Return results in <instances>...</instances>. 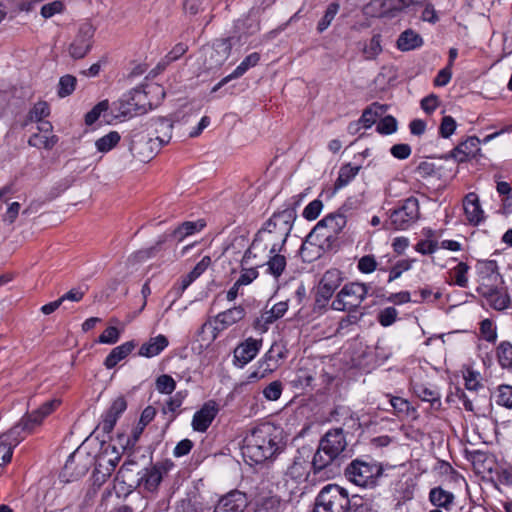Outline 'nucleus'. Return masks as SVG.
<instances>
[{"instance_id":"obj_1","label":"nucleus","mask_w":512,"mask_h":512,"mask_svg":"<svg viewBox=\"0 0 512 512\" xmlns=\"http://www.w3.org/2000/svg\"><path fill=\"white\" fill-rule=\"evenodd\" d=\"M476 272L482 283L476 291L484 297L495 310H504L508 307L510 299L508 295H502L499 284L504 280L499 273V267L495 260H478Z\"/></svg>"},{"instance_id":"obj_2","label":"nucleus","mask_w":512,"mask_h":512,"mask_svg":"<svg viewBox=\"0 0 512 512\" xmlns=\"http://www.w3.org/2000/svg\"><path fill=\"white\" fill-rule=\"evenodd\" d=\"M275 429L270 425H261L250 431L244 439L242 454L251 463H262L271 458L278 450Z\"/></svg>"},{"instance_id":"obj_3","label":"nucleus","mask_w":512,"mask_h":512,"mask_svg":"<svg viewBox=\"0 0 512 512\" xmlns=\"http://www.w3.org/2000/svg\"><path fill=\"white\" fill-rule=\"evenodd\" d=\"M294 208L287 207L274 213L265 225L257 232L261 237L267 238L270 246V254L281 252L296 219Z\"/></svg>"},{"instance_id":"obj_4","label":"nucleus","mask_w":512,"mask_h":512,"mask_svg":"<svg viewBox=\"0 0 512 512\" xmlns=\"http://www.w3.org/2000/svg\"><path fill=\"white\" fill-rule=\"evenodd\" d=\"M345 477L352 483L363 488H375L387 475L381 463L373 459H354L344 470Z\"/></svg>"},{"instance_id":"obj_5","label":"nucleus","mask_w":512,"mask_h":512,"mask_svg":"<svg viewBox=\"0 0 512 512\" xmlns=\"http://www.w3.org/2000/svg\"><path fill=\"white\" fill-rule=\"evenodd\" d=\"M346 447L342 428H335L322 436V451L329 458L327 462L322 459V477H333L340 474L341 455Z\"/></svg>"},{"instance_id":"obj_6","label":"nucleus","mask_w":512,"mask_h":512,"mask_svg":"<svg viewBox=\"0 0 512 512\" xmlns=\"http://www.w3.org/2000/svg\"><path fill=\"white\" fill-rule=\"evenodd\" d=\"M164 95V89L158 84L148 86L147 91L135 90L130 94V98L123 106V114L133 116L145 113L152 109L153 106H156Z\"/></svg>"},{"instance_id":"obj_7","label":"nucleus","mask_w":512,"mask_h":512,"mask_svg":"<svg viewBox=\"0 0 512 512\" xmlns=\"http://www.w3.org/2000/svg\"><path fill=\"white\" fill-rule=\"evenodd\" d=\"M419 216V201L416 197L410 196L400 201L396 208L390 210L389 222H386L385 227L406 230L419 219Z\"/></svg>"},{"instance_id":"obj_8","label":"nucleus","mask_w":512,"mask_h":512,"mask_svg":"<svg viewBox=\"0 0 512 512\" xmlns=\"http://www.w3.org/2000/svg\"><path fill=\"white\" fill-rule=\"evenodd\" d=\"M370 285L366 283L351 282L345 284L332 302V309L344 311L346 309H358L362 301L367 297Z\"/></svg>"},{"instance_id":"obj_9","label":"nucleus","mask_w":512,"mask_h":512,"mask_svg":"<svg viewBox=\"0 0 512 512\" xmlns=\"http://www.w3.org/2000/svg\"><path fill=\"white\" fill-rule=\"evenodd\" d=\"M245 315V308L241 305L234 306L230 309H227L226 311L220 312L215 317L216 326L212 327L211 323H204L199 330V335L204 334L207 330H211V336L208 338L209 344L217 338L218 333L216 331H223L228 327L238 323L245 317Z\"/></svg>"},{"instance_id":"obj_10","label":"nucleus","mask_w":512,"mask_h":512,"mask_svg":"<svg viewBox=\"0 0 512 512\" xmlns=\"http://www.w3.org/2000/svg\"><path fill=\"white\" fill-rule=\"evenodd\" d=\"M163 145L153 137L147 136L141 129L133 130L131 133L130 151L140 161H149L160 150Z\"/></svg>"},{"instance_id":"obj_11","label":"nucleus","mask_w":512,"mask_h":512,"mask_svg":"<svg viewBox=\"0 0 512 512\" xmlns=\"http://www.w3.org/2000/svg\"><path fill=\"white\" fill-rule=\"evenodd\" d=\"M350 502L344 488L336 484L322 487V508L325 512H346Z\"/></svg>"},{"instance_id":"obj_12","label":"nucleus","mask_w":512,"mask_h":512,"mask_svg":"<svg viewBox=\"0 0 512 512\" xmlns=\"http://www.w3.org/2000/svg\"><path fill=\"white\" fill-rule=\"evenodd\" d=\"M89 470V457L80 451L69 455L60 474L62 482L69 483L83 477Z\"/></svg>"},{"instance_id":"obj_13","label":"nucleus","mask_w":512,"mask_h":512,"mask_svg":"<svg viewBox=\"0 0 512 512\" xmlns=\"http://www.w3.org/2000/svg\"><path fill=\"white\" fill-rule=\"evenodd\" d=\"M60 405V400L52 399L45 402L41 407L37 410L25 414L20 420L19 423L22 426V431L26 432L27 435H30L36 431L38 427L42 425L43 420L50 415L56 407Z\"/></svg>"},{"instance_id":"obj_14","label":"nucleus","mask_w":512,"mask_h":512,"mask_svg":"<svg viewBox=\"0 0 512 512\" xmlns=\"http://www.w3.org/2000/svg\"><path fill=\"white\" fill-rule=\"evenodd\" d=\"M320 454V444L318 445L311 463H307L304 460L297 458L294 463L288 469V475L297 481H309L312 484H316L317 473L320 467L317 466V456Z\"/></svg>"},{"instance_id":"obj_15","label":"nucleus","mask_w":512,"mask_h":512,"mask_svg":"<svg viewBox=\"0 0 512 512\" xmlns=\"http://www.w3.org/2000/svg\"><path fill=\"white\" fill-rule=\"evenodd\" d=\"M268 239L256 234L249 248L244 253L241 263L242 266L263 267L265 260L270 254Z\"/></svg>"},{"instance_id":"obj_16","label":"nucleus","mask_w":512,"mask_h":512,"mask_svg":"<svg viewBox=\"0 0 512 512\" xmlns=\"http://www.w3.org/2000/svg\"><path fill=\"white\" fill-rule=\"evenodd\" d=\"M95 29L90 23L82 24L69 46V55L74 59H81L86 56L92 46V39Z\"/></svg>"},{"instance_id":"obj_17","label":"nucleus","mask_w":512,"mask_h":512,"mask_svg":"<svg viewBox=\"0 0 512 512\" xmlns=\"http://www.w3.org/2000/svg\"><path fill=\"white\" fill-rule=\"evenodd\" d=\"M318 376L317 359L303 358L300 360L299 368L295 373V377L291 380L293 387L298 389H306L311 387Z\"/></svg>"},{"instance_id":"obj_18","label":"nucleus","mask_w":512,"mask_h":512,"mask_svg":"<svg viewBox=\"0 0 512 512\" xmlns=\"http://www.w3.org/2000/svg\"><path fill=\"white\" fill-rule=\"evenodd\" d=\"M415 0H374L366 6V13L378 7L379 11L372 13L376 17H395L397 13L402 12L405 8L418 4Z\"/></svg>"},{"instance_id":"obj_19","label":"nucleus","mask_w":512,"mask_h":512,"mask_svg":"<svg viewBox=\"0 0 512 512\" xmlns=\"http://www.w3.org/2000/svg\"><path fill=\"white\" fill-rule=\"evenodd\" d=\"M262 347V339L249 337L237 345L233 352V364L243 368L251 362L259 353Z\"/></svg>"},{"instance_id":"obj_20","label":"nucleus","mask_w":512,"mask_h":512,"mask_svg":"<svg viewBox=\"0 0 512 512\" xmlns=\"http://www.w3.org/2000/svg\"><path fill=\"white\" fill-rule=\"evenodd\" d=\"M147 136L153 137L160 144H168L172 138L173 123L166 118H158L149 121L144 129Z\"/></svg>"},{"instance_id":"obj_21","label":"nucleus","mask_w":512,"mask_h":512,"mask_svg":"<svg viewBox=\"0 0 512 512\" xmlns=\"http://www.w3.org/2000/svg\"><path fill=\"white\" fill-rule=\"evenodd\" d=\"M218 411V404L215 401H207L201 409L193 415L191 423L193 429L197 432H205L215 419Z\"/></svg>"},{"instance_id":"obj_22","label":"nucleus","mask_w":512,"mask_h":512,"mask_svg":"<svg viewBox=\"0 0 512 512\" xmlns=\"http://www.w3.org/2000/svg\"><path fill=\"white\" fill-rule=\"evenodd\" d=\"M319 228L320 221L312 228L301 245L300 255L304 262L311 263L320 258V234L317 232Z\"/></svg>"},{"instance_id":"obj_23","label":"nucleus","mask_w":512,"mask_h":512,"mask_svg":"<svg viewBox=\"0 0 512 512\" xmlns=\"http://www.w3.org/2000/svg\"><path fill=\"white\" fill-rule=\"evenodd\" d=\"M247 506L248 499L246 494L235 490L219 500L214 512H244Z\"/></svg>"},{"instance_id":"obj_24","label":"nucleus","mask_w":512,"mask_h":512,"mask_svg":"<svg viewBox=\"0 0 512 512\" xmlns=\"http://www.w3.org/2000/svg\"><path fill=\"white\" fill-rule=\"evenodd\" d=\"M463 208L467 221L472 225H478L484 219V211L478 195L474 192L468 193L463 200Z\"/></svg>"},{"instance_id":"obj_25","label":"nucleus","mask_w":512,"mask_h":512,"mask_svg":"<svg viewBox=\"0 0 512 512\" xmlns=\"http://www.w3.org/2000/svg\"><path fill=\"white\" fill-rule=\"evenodd\" d=\"M166 468L161 465H154L150 468H146L140 478V486L149 492H155L166 473Z\"/></svg>"},{"instance_id":"obj_26","label":"nucleus","mask_w":512,"mask_h":512,"mask_svg":"<svg viewBox=\"0 0 512 512\" xmlns=\"http://www.w3.org/2000/svg\"><path fill=\"white\" fill-rule=\"evenodd\" d=\"M428 498L435 508L445 511H451L455 501L454 494L444 490L441 486L430 489Z\"/></svg>"},{"instance_id":"obj_27","label":"nucleus","mask_w":512,"mask_h":512,"mask_svg":"<svg viewBox=\"0 0 512 512\" xmlns=\"http://www.w3.org/2000/svg\"><path fill=\"white\" fill-rule=\"evenodd\" d=\"M210 55V67L222 65L230 55L231 44L228 39L217 40L211 48L207 49Z\"/></svg>"},{"instance_id":"obj_28","label":"nucleus","mask_w":512,"mask_h":512,"mask_svg":"<svg viewBox=\"0 0 512 512\" xmlns=\"http://www.w3.org/2000/svg\"><path fill=\"white\" fill-rule=\"evenodd\" d=\"M342 281L343 276L340 270H327L322 276V299L329 300Z\"/></svg>"},{"instance_id":"obj_29","label":"nucleus","mask_w":512,"mask_h":512,"mask_svg":"<svg viewBox=\"0 0 512 512\" xmlns=\"http://www.w3.org/2000/svg\"><path fill=\"white\" fill-rule=\"evenodd\" d=\"M168 344L169 342L167 337L159 334L143 343L138 354L142 357L152 358L159 355L168 346Z\"/></svg>"},{"instance_id":"obj_30","label":"nucleus","mask_w":512,"mask_h":512,"mask_svg":"<svg viewBox=\"0 0 512 512\" xmlns=\"http://www.w3.org/2000/svg\"><path fill=\"white\" fill-rule=\"evenodd\" d=\"M423 44L424 41L421 35L412 29L403 31L396 41L397 48L403 52L415 50Z\"/></svg>"},{"instance_id":"obj_31","label":"nucleus","mask_w":512,"mask_h":512,"mask_svg":"<svg viewBox=\"0 0 512 512\" xmlns=\"http://www.w3.org/2000/svg\"><path fill=\"white\" fill-rule=\"evenodd\" d=\"M134 341H127L121 345L114 347L107 355L104 365L107 369L114 368L120 361L125 359L135 348Z\"/></svg>"},{"instance_id":"obj_32","label":"nucleus","mask_w":512,"mask_h":512,"mask_svg":"<svg viewBox=\"0 0 512 512\" xmlns=\"http://www.w3.org/2000/svg\"><path fill=\"white\" fill-rule=\"evenodd\" d=\"M260 60V55L257 52L251 53L245 59L235 68V70L229 74L228 76L224 77L218 85L214 88V91H216L218 88H220L222 85L228 83L229 81L241 77L247 70L250 68L256 66Z\"/></svg>"},{"instance_id":"obj_33","label":"nucleus","mask_w":512,"mask_h":512,"mask_svg":"<svg viewBox=\"0 0 512 512\" xmlns=\"http://www.w3.org/2000/svg\"><path fill=\"white\" fill-rule=\"evenodd\" d=\"M386 111V105L374 102L363 110L359 123L366 129L371 128Z\"/></svg>"},{"instance_id":"obj_34","label":"nucleus","mask_w":512,"mask_h":512,"mask_svg":"<svg viewBox=\"0 0 512 512\" xmlns=\"http://www.w3.org/2000/svg\"><path fill=\"white\" fill-rule=\"evenodd\" d=\"M286 257L280 252L269 254L265 260L263 267H266V272L278 279L286 268Z\"/></svg>"},{"instance_id":"obj_35","label":"nucleus","mask_w":512,"mask_h":512,"mask_svg":"<svg viewBox=\"0 0 512 512\" xmlns=\"http://www.w3.org/2000/svg\"><path fill=\"white\" fill-rule=\"evenodd\" d=\"M156 410L152 406H147L141 413L140 419L136 427L132 431L131 438L128 439V445H135L139 440L145 427L154 419Z\"/></svg>"},{"instance_id":"obj_36","label":"nucleus","mask_w":512,"mask_h":512,"mask_svg":"<svg viewBox=\"0 0 512 512\" xmlns=\"http://www.w3.org/2000/svg\"><path fill=\"white\" fill-rule=\"evenodd\" d=\"M109 447L106 448L101 456H99L97 460V470L99 472H103V476H110L112 471L117 466L120 456L118 452L116 451L115 447L111 448L112 454H114L113 457L107 458Z\"/></svg>"},{"instance_id":"obj_37","label":"nucleus","mask_w":512,"mask_h":512,"mask_svg":"<svg viewBox=\"0 0 512 512\" xmlns=\"http://www.w3.org/2000/svg\"><path fill=\"white\" fill-rule=\"evenodd\" d=\"M280 500L277 496L266 494L259 495L254 501L253 512H278Z\"/></svg>"},{"instance_id":"obj_38","label":"nucleus","mask_w":512,"mask_h":512,"mask_svg":"<svg viewBox=\"0 0 512 512\" xmlns=\"http://www.w3.org/2000/svg\"><path fill=\"white\" fill-rule=\"evenodd\" d=\"M283 357V346L274 343L261 359L260 365H266L265 371H273L277 368L278 361Z\"/></svg>"},{"instance_id":"obj_39","label":"nucleus","mask_w":512,"mask_h":512,"mask_svg":"<svg viewBox=\"0 0 512 512\" xmlns=\"http://www.w3.org/2000/svg\"><path fill=\"white\" fill-rule=\"evenodd\" d=\"M360 169V165L353 166L351 163H347L341 166L338 173V178L334 184L335 189H340L348 185L356 177Z\"/></svg>"},{"instance_id":"obj_40","label":"nucleus","mask_w":512,"mask_h":512,"mask_svg":"<svg viewBox=\"0 0 512 512\" xmlns=\"http://www.w3.org/2000/svg\"><path fill=\"white\" fill-rule=\"evenodd\" d=\"M121 136L117 131H110L108 134L98 138L95 141L96 150L105 154L111 151L120 142Z\"/></svg>"},{"instance_id":"obj_41","label":"nucleus","mask_w":512,"mask_h":512,"mask_svg":"<svg viewBox=\"0 0 512 512\" xmlns=\"http://www.w3.org/2000/svg\"><path fill=\"white\" fill-rule=\"evenodd\" d=\"M205 225L206 223L203 220L187 221L175 229L174 235L178 237L179 241H182L185 237L200 232Z\"/></svg>"},{"instance_id":"obj_42","label":"nucleus","mask_w":512,"mask_h":512,"mask_svg":"<svg viewBox=\"0 0 512 512\" xmlns=\"http://www.w3.org/2000/svg\"><path fill=\"white\" fill-rule=\"evenodd\" d=\"M414 393L423 401L440 403V394L439 392L431 387H428L422 383H416L413 385Z\"/></svg>"},{"instance_id":"obj_43","label":"nucleus","mask_w":512,"mask_h":512,"mask_svg":"<svg viewBox=\"0 0 512 512\" xmlns=\"http://www.w3.org/2000/svg\"><path fill=\"white\" fill-rule=\"evenodd\" d=\"M187 395L188 392L186 390L176 392L174 396L170 397L165 403L162 409L163 413L171 414V419H174L177 410L181 407Z\"/></svg>"},{"instance_id":"obj_44","label":"nucleus","mask_w":512,"mask_h":512,"mask_svg":"<svg viewBox=\"0 0 512 512\" xmlns=\"http://www.w3.org/2000/svg\"><path fill=\"white\" fill-rule=\"evenodd\" d=\"M58 138L52 134H33L28 143L32 147L51 149L57 143Z\"/></svg>"},{"instance_id":"obj_45","label":"nucleus","mask_w":512,"mask_h":512,"mask_svg":"<svg viewBox=\"0 0 512 512\" xmlns=\"http://www.w3.org/2000/svg\"><path fill=\"white\" fill-rule=\"evenodd\" d=\"M496 354L502 368L512 367V344L509 341L501 342L496 349Z\"/></svg>"},{"instance_id":"obj_46","label":"nucleus","mask_w":512,"mask_h":512,"mask_svg":"<svg viewBox=\"0 0 512 512\" xmlns=\"http://www.w3.org/2000/svg\"><path fill=\"white\" fill-rule=\"evenodd\" d=\"M346 225V218L342 214H329L322 219V228L331 229L334 234H338Z\"/></svg>"},{"instance_id":"obj_47","label":"nucleus","mask_w":512,"mask_h":512,"mask_svg":"<svg viewBox=\"0 0 512 512\" xmlns=\"http://www.w3.org/2000/svg\"><path fill=\"white\" fill-rule=\"evenodd\" d=\"M469 269H470V267L467 263L460 262L457 266H455L451 270V273L454 274L455 279L453 282H449V284L450 285L454 284L461 288L467 287V285H468L467 274H468Z\"/></svg>"},{"instance_id":"obj_48","label":"nucleus","mask_w":512,"mask_h":512,"mask_svg":"<svg viewBox=\"0 0 512 512\" xmlns=\"http://www.w3.org/2000/svg\"><path fill=\"white\" fill-rule=\"evenodd\" d=\"M387 397H389V405L392 407L395 415L398 417L409 415L411 405L406 399L391 395H387Z\"/></svg>"},{"instance_id":"obj_49","label":"nucleus","mask_w":512,"mask_h":512,"mask_svg":"<svg viewBox=\"0 0 512 512\" xmlns=\"http://www.w3.org/2000/svg\"><path fill=\"white\" fill-rule=\"evenodd\" d=\"M398 129V122L392 115L381 118L376 126V131L381 135H391Z\"/></svg>"},{"instance_id":"obj_50","label":"nucleus","mask_w":512,"mask_h":512,"mask_svg":"<svg viewBox=\"0 0 512 512\" xmlns=\"http://www.w3.org/2000/svg\"><path fill=\"white\" fill-rule=\"evenodd\" d=\"M22 429L21 424L18 422L7 433L1 434L13 449L28 436Z\"/></svg>"},{"instance_id":"obj_51","label":"nucleus","mask_w":512,"mask_h":512,"mask_svg":"<svg viewBox=\"0 0 512 512\" xmlns=\"http://www.w3.org/2000/svg\"><path fill=\"white\" fill-rule=\"evenodd\" d=\"M382 52L381 35L374 34L369 43L363 48L366 59L373 60Z\"/></svg>"},{"instance_id":"obj_52","label":"nucleus","mask_w":512,"mask_h":512,"mask_svg":"<svg viewBox=\"0 0 512 512\" xmlns=\"http://www.w3.org/2000/svg\"><path fill=\"white\" fill-rule=\"evenodd\" d=\"M156 390L161 394H171L176 388V381L167 374H162L155 381Z\"/></svg>"},{"instance_id":"obj_53","label":"nucleus","mask_w":512,"mask_h":512,"mask_svg":"<svg viewBox=\"0 0 512 512\" xmlns=\"http://www.w3.org/2000/svg\"><path fill=\"white\" fill-rule=\"evenodd\" d=\"M283 392V384L279 380L272 381L264 387L262 393L267 401H277Z\"/></svg>"},{"instance_id":"obj_54","label":"nucleus","mask_w":512,"mask_h":512,"mask_svg":"<svg viewBox=\"0 0 512 512\" xmlns=\"http://www.w3.org/2000/svg\"><path fill=\"white\" fill-rule=\"evenodd\" d=\"M456 128V120L452 116L446 115L441 119L438 133L442 138L447 139L455 132Z\"/></svg>"},{"instance_id":"obj_55","label":"nucleus","mask_w":512,"mask_h":512,"mask_svg":"<svg viewBox=\"0 0 512 512\" xmlns=\"http://www.w3.org/2000/svg\"><path fill=\"white\" fill-rule=\"evenodd\" d=\"M65 5L60 0H55L53 2L44 4L41 7L40 14L43 18L48 19L53 17L56 14H61L64 12Z\"/></svg>"},{"instance_id":"obj_56","label":"nucleus","mask_w":512,"mask_h":512,"mask_svg":"<svg viewBox=\"0 0 512 512\" xmlns=\"http://www.w3.org/2000/svg\"><path fill=\"white\" fill-rule=\"evenodd\" d=\"M109 108L107 100H103L96 104L85 116V123L87 125L94 124L103 112H106Z\"/></svg>"},{"instance_id":"obj_57","label":"nucleus","mask_w":512,"mask_h":512,"mask_svg":"<svg viewBox=\"0 0 512 512\" xmlns=\"http://www.w3.org/2000/svg\"><path fill=\"white\" fill-rule=\"evenodd\" d=\"M412 262L413 260L407 259L397 261L389 270L388 282L394 281L399 278L403 272L410 270Z\"/></svg>"},{"instance_id":"obj_58","label":"nucleus","mask_w":512,"mask_h":512,"mask_svg":"<svg viewBox=\"0 0 512 512\" xmlns=\"http://www.w3.org/2000/svg\"><path fill=\"white\" fill-rule=\"evenodd\" d=\"M480 140L476 136H469L464 141L459 143V146L466 150L471 158H477L481 149L479 147Z\"/></svg>"},{"instance_id":"obj_59","label":"nucleus","mask_w":512,"mask_h":512,"mask_svg":"<svg viewBox=\"0 0 512 512\" xmlns=\"http://www.w3.org/2000/svg\"><path fill=\"white\" fill-rule=\"evenodd\" d=\"M76 86V78L71 75L62 76L59 80L58 94L60 97H66L70 95Z\"/></svg>"},{"instance_id":"obj_60","label":"nucleus","mask_w":512,"mask_h":512,"mask_svg":"<svg viewBox=\"0 0 512 512\" xmlns=\"http://www.w3.org/2000/svg\"><path fill=\"white\" fill-rule=\"evenodd\" d=\"M276 321V318L274 317V315L271 313V310H266L264 311L254 322V328L261 332V333H264L268 330V327L270 324H272L273 322Z\"/></svg>"},{"instance_id":"obj_61","label":"nucleus","mask_w":512,"mask_h":512,"mask_svg":"<svg viewBox=\"0 0 512 512\" xmlns=\"http://www.w3.org/2000/svg\"><path fill=\"white\" fill-rule=\"evenodd\" d=\"M397 315H398V311L394 307L390 306V307H386L383 310H381L378 314L377 319H378V322L383 327H388L396 321Z\"/></svg>"},{"instance_id":"obj_62","label":"nucleus","mask_w":512,"mask_h":512,"mask_svg":"<svg viewBox=\"0 0 512 512\" xmlns=\"http://www.w3.org/2000/svg\"><path fill=\"white\" fill-rule=\"evenodd\" d=\"M120 335H121V331L118 328H116L114 326H109L99 336L98 342L101 344L112 345V344H115L116 342H118Z\"/></svg>"},{"instance_id":"obj_63","label":"nucleus","mask_w":512,"mask_h":512,"mask_svg":"<svg viewBox=\"0 0 512 512\" xmlns=\"http://www.w3.org/2000/svg\"><path fill=\"white\" fill-rule=\"evenodd\" d=\"M49 108L46 102H38L30 110L28 120L37 122L41 121L44 117L48 116Z\"/></svg>"},{"instance_id":"obj_64","label":"nucleus","mask_w":512,"mask_h":512,"mask_svg":"<svg viewBox=\"0 0 512 512\" xmlns=\"http://www.w3.org/2000/svg\"><path fill=\"white\" fill-rule=\"evenodd\" d=\"M497 403L506 408L512 409V386L501 385L499 386V395Z\"/></svg>"}]
</instances>
